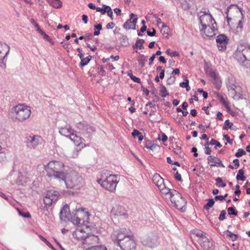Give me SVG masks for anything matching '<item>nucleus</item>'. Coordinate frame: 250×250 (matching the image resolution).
<instances>
[{"label": "nucleus", "mask_w": 250, "mask_h": 250, "mask_svg": "<svg viewBox=\"0 0 250 250\" xmlns=\"http://www.w3.org/2000/svg\"><path fill=\"white\" fill-rule=\"evenodd\" d=\"M245 154L246 152L242 148H239L237 152L235 153V156L237 157H240Z\"/></svg>", "instance_id": "49"}, {"label": "nucleus", "mask_w": 250, "mask_h": 250, "mask_svg": "<svg viewBox=\"0 0 250 250\" xmlns=\"http://www.w3.org/2000/svg\"><path fill=\"white\" fill-rule=\"evenodd\" d=\"M201 35L204 38L211 39L215 34L216 30L214 26L211 27L210 25L207 26L206 27H202L200 28Z\"/></svg>", "instance_id": "15"}, {"label": "nucleus", "mask_w": 250, "mask_h": 250, "mask_svg": "<svg viewBox=\"0 0 250 250\" xmlns=\"http://www.w3.org/2000/svg\"><path fill=\"white\" fill-rule=\"evenodd\" d=\"M129 233L125 229L114 230L111 237L114 243L119 246L120 242L123 241L125 237L128 236Z\"/></svg>", "instance_id": "9"}, {"label": "nucleus", "mask_w": 250, "mask_h": 250, "mask_svg": "<svg viewBox=\"0 0 250 250\" xmlns=\"http://www.w3.org/2000/svg\"><path fill=\"white\" fill-rule=\"evenodd\" d=\"M70 139L78 146H82L81 147H83L85 146L84 144V140L82 137L77 135L76 134H74V132L71 134Z\"/></svg>", "instance_id": "22"}, {"label": "nucleus", "mask_w": 250, "mask_h": 250, "mask_svg": "<svg viewBox=\"0 0 250 250\" xmlns=\"http://www.w3.org/2000/svg\"><path fill=\"white\" fill-rule=\"evenodd\" d=\"M228 214L230 215L236 216L237 215V210L235 209L234 207H229L228 208Z\"/></svg>", "instance_id": "43"}, {"label": "nucleus", "mask_w": 250, "mask_h": 250, "mask_svg": "<svg viewBox=\"0 0 250 250\" xmlns=\"http://www.w3.org/2000/svg\"><path fill=\"white\" fill-rule=\"evenodd\" d=\"M159 140H162L163 142H165L167 141V136L164 134L162 133V138H161L160 137L158 138Z\"/></svg>", "instance_id": "62"}, {"label": "nucleus", "mask_w": 250, "mask_h": 250, "mask_svg": "<svg viewBox=\"0 0 250 250\" xmlns=\"http://www.w3.org/2000/svg\"><path fill=\"white\" fill-rule=\"evenodd\" d=\"M244 173L245 171L243 169H239L236 176V179L238 181H244L246 179V177L244 176Z\"/></svg>", "instance_id": "35"}, {"label": "nucleus", "mask_w": 250, "mask_h": 250, "mask_svg": "<svg viewBox=\"0 0 250 250\" xmlns=\"http://www.w3.org/2000/svg\"><path fill=\"white\" fill-rule=\"evenodd\" d=\"M207 160L208 161V163L210 162L214 163V164H211L210 167L217 166L218 167H225L220 159L218 157L210 155L208 156Z\"/></svg>", "instance_id": "23"}, {"label": "nucleus", "mask_w": 250, "mask_h": 250, "mask_svg": "<svg viewBox=\"0 0 250 250\" xmlns=\"http://www.w3.org/2000/svg\"><path fill=\"white\" fill-rule=\"evenodd\" d=\"M111 213L114 216H124L126 217V210L124 207L118 204H115L111 210Z\"/></svg>", "instance_id": "19"}, {"label": "nucleus", "mask_w": 250, "mask_h": 250, "mask_svg": "<svg viewBox=\"0 0 250 250\" xmlns=\"http://www.w3.org/2000/svg\"><path fill=\"white\" fill-rule=\"evenodd\" d=\"M70 139L78 146H82L81 147H83L85 146L84 144V140L82 137L77 135L76 134H74V132L71 134Z\"/></svg>", "instance_id": "21"}, {"label": "nucleus", "mask_w": 250, "mask_h": 250, "mask_svg": "<svg viewBox=\"0 0 250 250\" xmlns=\"http://www.w3.org/2000/svg\"><path fill=\"white\" fill-rule=\"evenodd\" d=\"M174 178L175 179L178 181H182V177L180 173H178V171L176 172V173L174 175Z\"/></svg>", "instance_id": "60"}, {"label": "nucleus", "mask_w": 250, "mask_h": 250, "mask_svg": "<svg viewBox=\"0 0 250 250\" xmlns=\"http://www.w3.org/2000/svg\"><path fill=\"white\" fill-rule=\"evenodd\" d=\"M226 212L225 210L221 211L220 216L219 217V220L220 221H223L226 219Z\"/></svg>", "instance_id": "55"}, {"label": "nucleus", "mask_w": 250, "mask_h": 250, "mask_svg": "<svg viewBox=\"0 0 250 250\" xmlns=\"http://www.w3.org/2000/svg\"><path fill=\"white\" fill-rule=\"evenodd\" d=\"M11 112L13 118L18 121L23 122L30 117L31 109L29 106L19 104L13 107Z\"/></svg>", "instance_id": "5"}, {"label": "nucleus", "mask_w": 250, "mask_h": 250, "mask_svg": "<svg viewBox=\"0 0 250 250\" xmlns=\"http://www.w3.org/2000/svg\"><path fill=\"white\" fill-rule=\"evenodd\" d=\"M236 60L242 65L250 62V45L245 42L240 43L234 53Z\"/></svg>", "instance_id": "3"}, {"label": "nucleus", "mask_w": 250, "mask_h": 250, "mask_svg": "<svg viewBox=\"0 0 250 250\" xmlns=\"http://www.w3.org/2000/svg\"><path fill=\"white\" fill-rule=\"evenodd\" d=\"M215 181L216 182V185L218 187L224 188L226 186V183H222V184H220V183L222 182V179L220 177H217Z\"/></svg>", "instance_id": "45"}, {"label": "nucleus", "mask_w": 250, "mask_h": 250, "mask_svg": "<svg viewBox=\"0 0 250 250\" xmlns=\"http://www.w3.org/2000/svg\"><path fill=\"white\" fill-rule=\"evenodd\" d=\"M159 189L162 194L167 195L170 199L173 196L172 195L173 191H176L175 189H171L166 187L165 185H163V187H161V188H159Z\"/></svg>", "instance_id": "26"}, {"label": "nucleus", "mask_w": 250, "mask_h": 250, "mask_svg": "<svg viewBox=\"0 0 250 250\" xmlns=\"http://www.w3.org/2000/svg\"><path fill=\"white\" fill-rule=\"evenodd\" d=\"M25 180L23 175H22L21 172L18 173V178L16 181V184L20 186L22 185L24 183H25Z\"/></svg>", "instance_id": "36"}, {"label": "nucleus", "mask_w": 250, "mask_h": 250, "mask_svg": "<svg viewBox=\"0 0 250 250\" xmlns=\"http://www.w3.org/2000/svg\"><path fill=\"white\" fill-rule=\"evenodd\" d=\"M194 233L198 236L199 237V238H202L203 237H206L203 232V231L200 230H196L194 231Z\"/></svg>", "instance_id": "53"}, {"label": "nucleus", "mask_w": 250, "mask_h": 250, "mask_svg": "<svg viewBox=\"0 0 250 250\" xmlns=\"http://www.w3.org/2000/svg\"><path fill=\"white\" fill-rule=\"evenodd\" d=\"M64 166L63 163L60 161L50 162L47 166L45 167L47 176L61 181L65 178V173L63 172Z\"/></svg>", "instance_id": "2"}, {"label": "nucleus", "mask_w": 250, "mask_h": 250, "mask_svg": "<svg viewBox=\"0 0 250 250\" xmlns=\"http://www.w3.org/2000/svg\"><path fill=\"white\" fill-rule=\"evenodd\" d=\"M207 200L208 203L204 206V208L205 210H208L214 205L215 202L213 199H208Z\"/></svg>", "instance_id": "41"}, {"label": "nucleus", "mask_w": 250, "mask_h": 250, "mask_svg": "<svg viewBox=\"0 0 250 250\" xmlns=\"http://www.w3.org/2000/svg\"><path fill=\"white\" fill-rule=\"evenodd\" d=\"M103 7L104 8V10L105 11V13H109V12L112 11L110 7L109 6H107V5H106L105 4H104L103 5Z\"/></svg>", "instance_id": "59"}, {"label": "nucleus", "mask_w": 250, "mask_h": 250, "mask_svg": "<svg viewBox=\"0 0 250 250\" xmlns=\"http://www.w3.org/2000/svg\"><path fill=\"white\" fill-rule=\"evenodd\" d=\"M173 195L170 201L174 205L175 207L182 211L185 210V207L187 204L186 200L182 196L181 194L177 191H173Z\"/></svg>", "instance_id": "6"}, {"label": "nucleus", "mask_w": 250, "mask_h": 250, "mask_svg": "<svg viewBox=\"0 0 250 250\" xmlns=\"http://www.w3.org/2000/svg\"><path fill=\"white\" fill-rule=\"evenodd\" d=\"M50 4L55 8H60L62 6V2L60 0H48Z\"/></svg>", "instance_id": "32"}, {"label": "nucleus", "mask_w": 250, "mask_h": 250, "mask_svg": "<svg viewBox=\"0 0 250 250\" xmlns=\"http://www.w3.org/2000/svg\"><path fill=\"white\" fill-rule=\"evenodd\" d=\"M173 151L176 154L179 155V156L181 157H182L184 155V154H183L182 156V153L181 152V148H180V147H179L178 146L176 148H174L173 149Z\"/></svg>", "instance_id": "54"}, {"label": "nucleus", "mask_w": 250, "mask_h": 250, "mask_svg": "<svg viewBox=\"0 0 250 250\" xmlns=\"http://www.w3.org/2000/svg\"><path fill=\"white\" fill-rule=\"evenodd\" d=\"M77 128L80 130L82 133L86 135L89 138L92 136L95 131V128L87 124L85 121L80 122L76 124Z\"/></svg>", "instance_id": "10"}, {"label": "nucleus", "mask_w": 250, "mask_h": 250, "mask_svg": "<svg viewBox=\"0 0 250 250\" xmlns=\"http://www.w3.org/2000/svg\"><path fill=\"white\" fill-rule=\"evenodd\" d=\"M224 138L227 141V142L229 144H232L233 140L230 139L229 137L227 134H224L223 135Z\"/></svg>", "instance_id": "57"}, {"label": "nucleus", "mask_w": 250, "mask_h": 250, "mask_svg": "<svg viewBox=\"0 0 250 250\" xmlns=\"http://www.w3.org/2000/svg\"><path fill=\"white\" fill-rule=\"evenodd\" d=\"M199 243L205 250H213L214 244L213 241L209 240L207 237L199 238Z\"/></svg>", "instance_id": "17"}, {"label": "nucleus", "mask_w": 250, "mask_h": 250, "mask_svg": "<svg viewBox=\"0 0 250 250\" xmlns=\"http://www.w3.org/2000/svg\"><path fill=\"white\" fill-rule=\"evenodd\" d=\"M204 146H205V149H206L205 153L206 154H210L211 152V150L210 148L208 146H206V145H204Z\"/></svg>", "instance_id": "64"}, {"label": "nucleus", "mask_w": 250, "mask_h": 250, "mask_svg": "<svg viewBox=\"0 0 250 250\" xmlns=\"http://www.w3.org/2000/svg\"><path fill=\"white\" fill-rule=\"evenodd\" d=\"M146 57L144 55H141L139 57L137 58V61L138 62L139 65L141 68L143 67L145 65V62Z\"/></svg>", "instance_id": "37"}, {"label": "nucleus", "mask_w": 250, "mask_h": 250, "mask_svg": "<svg viewBox=\"0 0 250 250\" xmlns=\"http://www.w3.org/2000/svg\"><path fill=\"white\" fill-rule=\"evenodd\" d=\"M152 181L158 188H161V187H163V185H165L164 179L158 173L154 174L152 178Z\"/></svg>", "instance_id": "25"}, {"label": "nucleus", "mask_w": 250, "mask_h": 250, "mask_svg": "<svg viewBox=\"0 0 250 250\" xmlns=\"http://www.w3.org/2000/svg\"><path fill=\"white\" fill-rule=\"evenodd\" d=\"M145 42V40L143 39H138L137 40V43H138V46L139 49L142 50L144 48L143 43Z\"/></svg>", "instance_id": "48"}, {"label": "nucleus", "mask_w": 250, "mask_h": 250, "mask_svg": "<svg viewBox=\"0 0 250 250\" xmlns=\"http://www.w3.org/2000/svg\"><path fill=\"white\" fill-rule=\"evenodd\" d=\"M208 13L209 10L208 9L206 11L205 10L203 11V9H202L198 14L199 19L202 27H206L207 26L210 25V24L213 26V22L215 23V21L212 16Z\"/></svg>", "instance_id": "8"}, {"label": "nucleus", "mask_w": 250, "mask_h": 250, "mask_svg": "<svg viewBox=\"0 0 250 250\" xmlns=\"http://www.w3.org/2000/svg\"><path fill=\"white\" fill-rule=\"evenodd\" d=\"M123 250H131L135 247L133 235L130 233L125 239L119 242V246Z\"/></svg>", "instance_id": "11"}, {"label": "nucleus", "mask_w": 250, "mask_h": 250, "mask_svg": "<svg viewBox=\"0 0 250 250\" xmlns=\"http://www.w3.org/2000/svg\"><path fill=\"white\" fill-rule=\"evenodd\" d=\"M68 188L79 189L83 186L84 181L82 176L77 172L71 171L63 179H62Z\"/></svg>", "instance_id": "4"}, {"label": "nucleus", "mask_w": 250, "mask_h": 250, "mask_svg": "<svg viewBox=\"0 0 250 250\" xmlns=\"http://www.w3.org/2000/svg\"><path fill=\"white\" fill-rule=\"evenodd\" d=\"M129 76L130 78V79L133 81L134 82L137 83H141V80L140 78L136 77V76H134L132 74H129Z\"/></svg>", "instance_id": "52"}, {"label": "nucleus", "mask_w": 250, "mask_h": 250, "mask_svg": "<svg viewBox=\"0 0 250 250\" xmlns=\"http://www.w3.org/2000/svg\"><path fill=\"white\" fill-rule=\"evenodd\" d=\"M73 132L74 131L71 129L69 125H66L64 127H61L59 128V133L62 135L69 138Z\"/></svg>", "instance_id": "24"}, {"label": "nucleus", "mask_w": 250, "mask_h": 250, "mask_svg": "<svg viewBox=\"0 0 250 250\" xmlns=\"http://www.w3.org/2000/svg\"><path fill=\"white\" fill-rule=\"evenodd\" d=\"M229 128L234 130H236L237 129L235 126L233 125V123L230 122L229 120L228 119L225 121L223 129L227 130Z\"/></svg>", "instance_id": "30"}, {"label": "nucleus", "mask_w": 250, "mask_h": 250, "mask_svg": "<svg viewBox=\"0 0 250 250\" xmlns=\"http://www.w3.org/2000/svg\"><path fill=\"white\" fill-rule=\"evenodd\" d=\"M18 212L20 216L24 218H30L31 217V215L29 212H23L20 209H18Z\"/></svg>", "instance_id": "44"}, {"label": "nucleus", "mask_w": 250, "mask_h": 250, "mask_svg": "<svg viewBox=\"0 0 250 250\" xmlns=\"http://www.w3.org/2000/svg\"><path fill=\"white\" fill-rule=\"evenodd\" d=\"M10 47L5 43L0 42V63L5 66L6 57L9 53Z\"/></svg>", "instance_id": "13"}, {"label": "nucleus", "mask_w": 250, "mask_h": 250, "mask_svg": "<svg viewBox=\"0 0 250 250\" xmlns=\"http://www.w3.org/2000/svg\"><path fill=\"white\" fill-rule=\"evenodd\" d=\"M233 9H234V10H235L237 11L238 8L237 7V6L236 5H231L229 6V7H228V8L227 9V11L226 12V14H227V21L229 24V21L232 20V19L231 18L229 17V13Z\"/></svg>", "instance_id": "34"}, {"label": "nucleus", "mask_w": 250, "mask_h": 250, "mask_svg": "<svg viewBox=\"0 0 250 250\" xmlns=\"http://www.w3.org/2000/svg\"><path fill=\"white\" fill-rule=\"evenodd\" d=\"M160 92L161 96L163 98H165L169 95V92L167 90L166 87L163 85H161L160 87Z\"/></svg>", "instance_id": "38"}, {"label": "nucleus", "mask_w": 250, "mask_h": 250, "mask_svg": "<svg viewBox=\"0 0 250 250\" xmlns=\"http://www.w3.org/2000/svg\"><path fill=\"white\" fill-rule=\"evenodd\" d=\"M154 18L156 19V21L157 22V23L158 24H162V27L164 28L165 27H167V26L162 21L161 19L159 18L158 17H157L156 15H154L153 16Z\"/></svg>", "instance_id": "47"}, {"label": "nucleus", "mask_w": 250, "mask_h": 250, "mask_svg": "<svg viewBox=\"0 0 250 250\" xmlns=\"http://www.w3.org/2000/svg\"><path fill=\"white\" fill-rule=\"evenodd\" d=\"M118 176L112 174L109 170L104 169L101 171V177L97 182L105 189L114 192L119 181Z\"/></svg>", "instance_id": "1"}, {"label": "nucleus", "mask_w": 250, "mask_h": 250, "mask_svg": "<svg viewBox=\"0 0 250 250\" xmlns=\"http://www.w3.org/2000/svg\"><path fill=\"white\" fill-rule=\"evenodd\" d=\"M227 236L232 241H235L238 238V235L232 233L229 230H227Z\"/></svg>", "instance_id": "40"}, {"label": "nucleus", "mask_w": 250, "mask_h": 250, "mask_svg": "<svg viewBox=\"0 0 250 250\" xmlns=\"http://www.w3.org/2000/svg\"><path fill=\"white\" fill-rule=\"evenodd\" d=\"M211 77L212 78V83L215 85L217 89H219L221 86V81L219 77L215 73L211 74Z\"/></svg>", "instance_id": "28"}, {"label": "nucleus", "mask_w": 250, "mask_h": 250, "mask_svg": "<svg viewBox=\"0 0 250 250\" xmlns=\"http://www.w3.org/2000/svg\"><path fill=\"white\" fill-rule=\"evenodd\" d=\"M71 214L69 212V208L67 205H65L61 209L60 212V218L62 221L67 222L71 218Z\"/></svg>", "instance_id": "18"}, {"label": "nucleus", "mask_w": 250, "mask_h": 250, "mask_svg": "<svg viewBox=\"0 0 250 250\" xmlns=\"http://www.w3.org/2000/svg\"><path fill=\"white\" fill-rule=\"evenodd\" d=\"M82 232V230H77L75 233L76 237L78 239H82L83 240V244H87L89 243L90 240H92V238H94V235H88L87 234L82 235L81 233Z\"/></svg>", "instance_id": "20"}, {"label": "nucleus", "mask_w": 250, "mask_h": 250, "mask_svg": "<svg viewBox=\"0 0 250 250\" xmlns=\"http://www.w3.org/2000/svg\"><path fill=\"white\" fill-rule=\"evenodd\" d=\"M43 203L45 206L50 207L55 203L60 196L59 192L57 190H49L42 195Z\"/></svg>", "instance_id": "7"}, {"label": "nucleus", "mask_w": 250, "mask_h": 250, "mask_svg": "<svg viewBox=\"0 0 250 250\" xmlns=\"http://www.w3.org/2000/svg\"><path fill=\"white\" fill-rule=\"evenodd\" d=\"M115 25V24L114 22H110L106 25V28L107 29H111L114 27Z\"/></svg>", "instance_id": "63"}, {"label": "nucleus", "mask_w": 250, "mask_h": 250, "mask_svg": "<svg viewBox=\"0 0 250 250\" xmlns=\"http://www.w3.org/2000/svg\"><path fill=\"white\" fill-rule=\"evenodd\" d=\"M216 43L219 50L224 51L226 49L227 44L228 43L229 39L224 35L220 34L217 37Z\"/></svg>", "instance_id": "14"}, {"label": "nucleus", "mask_w": 250, "mask_h": 250, "mask_svg": "<svg viewBox=\"0 0 250 250\" xmlns=\"http://www.w3.org/2000/svg\"><path fill=\"white\" fill-rule=\"evenodd\" d=\"M147 34L148 36H150V37H153L155 35V34H156V31L154 29V28H152V31L151 32L149 30H147Z\"/></svg>", "instance_id": "61"}, {"label": "nucleus", "mask_w": 250, "mask_h": 250, "mask_svg": "<svg viewBox=\"0 0 250 250\" xmlns=\"http://www.w3.org/2000/svg\"><path fill=\"white\" fill-rule=\"evenodd\" d=\"M216 97L219 100L224 106L228 109L229 110L230 107L229 104L226 102L224 96L218 92H215Z\"/></svg>", "instance_id": "29"}, {"label": "nucleus", "mask_w": 250, "mask_h": 250, "mask_svg": "<svg viewBox=\"0 0 250 250\" xmlns=\"http://www.w3.org/2000/svg\"><path fill=\"white\" fill-rule=\"evenodd\" d=\"M141 133L137 129H134L132 132V135L134 138H136Z\"/></svg>", "instance_id": "58"}, {"label": "nucleus", "mask_w": 250, "mask_h": 250, "mask_svg": "<svg viewBox=\"0 0 250 250\" xmlns=\"http://www.w3.org/2000/svg\"><path fill=\"white\" fill-rule=\"evenodd\" d=\"M86 250H107L106 248L104 246H92L87 248Z\"/></svg>", "instance_id": "42"}, {"label": "nucleus", "mask_w": 250, "mask_h": 250, "mask_svg": "<svg viewBox=\"0 0 250 250\" xmlns=\"http://www.w3.org/2000/svg\"><path fill=\"white\" fill-rule=\"evenodd\" d=\"M137 16L133 13H131L130 15V19L127 20L124 24V27L125 29H132L135 30V26H133V23L131 21V20L136 17Z\"/></svg>", "instance_id": "27"}, {"label": "nucleus", "mask_w": 250, "mask_h": 250, "mask_svg": "<svg viewBox=\"0 0 250 250\" xmlns=\"http://www.w3.org/2000/svg\"><path fill=\"white\" fill-rule=\"evenodd\" d=\"M175 80L176 78L174 76H171L167 79V84L168 85H171L175 82Z\"/></svg>", "instance_id": "50"}, {"label": "nucleus", "mask_w": 250, "mask_h": 250, "mask_svg": "<svg viewBox=\"0 0 250 250\" xmlns=\"http://www.w3.org/2000/svg\"><path fill=\"white\" fill-rule=\"evenodd\" d=\"M40 238L46 244L47 246L50 248L52 250H56L55 248L52 245V244L49 241H48L45 238L41 236Z\"/></svg>", "instance_id": "46"}, {"label": "nucleus", "mask_w": 250, "mask_h": 250, "mask_svg": "<svg viewBox=\"0 0 250 250\" xmlns=\"http://www.w3.org/2000/svg\"><path fill=\"white\" fill-rule=\"evenodd\" d=\"M68 221H71L76 225L81 224L83 222V220L76 213L74 215H71V218Z\"/></svg>", "instance_id": "31"}, {"label": "nucleus", "mask_w": 250, "mask_h": 250, "mask_svg": "<svg viewBox=\"0 0 250 250\" xmlns=\"http://www.w3.org/2000/svg\"><path fill=\"white\" fill-rule=\"evenodd\" d=\"M142 243L145 246L150 248H153L159 244V240L157 235H151L146 239H144Z\"/></svg>", "instance_id": "12"}, {"label": "nucleus", "mask_w": 250, "mask_h": 250, "mask_svg": "<svg viewBox=\"0 0 250 250\" xmlns=\"http://www.w3.org/2000/svg\"><path fill=\"white\" fill-rule=\"evenodd\" d=\"M188 79L187 77H185V82L180 83L179 85L182 87H186L187 86H188Z\"/></svg>", "instance_id": "56"}, {"label": "nucleus", "mask_w": 250, "mask_h": 250, "mask_svg": "<svg viewBox=\"0 0 250 250\" xmlns=\"http://www.w3.org/2000/svg\"><path fill=\"white\" fill-rule=\"evenodd\" d=\"M120 43L123 46H127L129 44L128 38L126 35L122 36L120 39Z\"/></svg>", "instance_id": "39"}, {"label": "nucleus", "mask_w": 250, "mask_h": 250, "mask_svg": "<svg viewBox=\"0 0 250 250\" xmlns=\"http://www.w3.org/2000/svg\"><path fill=\"white\" fill-rule=\"evenodd\" d=\"M92 58V57L91 56H88L86 58H84L83 57L82 58H80L81 59V62L80 63V65L82 67H83L85 65H86L90 61L91 59Z\"/></svg>", "instance_id": "33"}, {"label": "nucleus", "mask_w": 250, "mask_h": 250, "mask_svg": "<svg viewBox=\"0 0 250 250\" xmlns=\"http://www.w3.org/2000/svg\"><path fill=\"white\" fill-rule=\"evenodd\" d=\"M243 29V22L242 20L239 21L236 29L237 32H241Z\"/></svg>", "instance_id": "51"}, {"label": "nucleus", "mask_w": 250, "mask_h": 250, "mask_svg": "<svg viewBox=\"0 0 250 250\" xmlns=\"http://www.w3.org/2000/svg\"><path fill=\"white\" fill-rule=\"evenodd\" d=\"M42 140V137L38 135L29 136L26 141L27 146L29 148H35Z\"/></svg>", "instance_id": "16"}]
</instances>
